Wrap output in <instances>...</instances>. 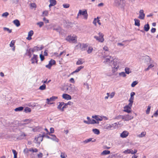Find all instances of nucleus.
<instances>
[{
    "mask_svg": "<svg viewBox=\"0 0 158 158\" xmlns=\"http://www.w3.org/2000/svg\"><path fill=\"white\" fill-rule=\"evenodd\" d=\"M83 122L84 123L87 124H94L95 123H98L99 122H97L95 120L93 119L91 120L90 121H87L86 120H84Z\"/></svg>",
    "mask_w": 158,
    "mask_h": 158,
    "instance_id": "11",
    "label": "nucleus"
},
{
    "mask_svg": "<svg viewBox=\"0 0 158 158\" xmlns=\"http://www.w3.org/2000/svg\"><path fill=\"white\" fill-rule=\"evenodd\" d=\"M34 32L32 30L30 31L28 33V35L29 37L31 36L33 34Z\"/></svg>",
    "mask_w": 158,
    "mask_h": 158,
    "instance_id": "45",
    "label": "nucleus"
},
{
    "mask_svg": "<svg viewBox=\"0 0 158 158\" xmlns=\"http://www.w3.org/2000/svg\"><path fill=\"white\" fill-rule=\"evenodd\" d=\"M110 153V151L108 150L103 151L101 154V155H105Z\"/></svg>",
    "mask_w": 158,
    "mask_h": 158,
    "instance_id": "23",
    "label": "nucleus"
},
{
    "mask_svg": "<svg viewBox=\"0 0 158 158\" xmlns=\"http://www.w3.org/2000/svg\"><path fill=\"white\" fill-rule=\"evenodd\" d=\"M56 64V61L52 59L49 62V63L48 64L46 65V67L49 69H50L52 66Z\"/></svg>",
    "mask_w": 158,
    "mask_h": 158,
    "instance_id": "9",
    "label": "nucleus"
},
{
    "mask_svg": "<svg viewBox=\"0 0 158 158\" xmlns=\"http://www.w3.org/2000/svg\"><path fill=\"white\" fill-rule=\"evenodd\" d=\"M153 115L156 117H157L158 116V110H157L154 114Z\"/></svg>",
    "mask_w": 158,
    "mask_h": 158,
    "instance_id": "64",
    "label": "nucleus"
},
{
    "mask_svg": "<svg viewBox=\"0 0 158 158\" xmlns=\"http://www.w3.org/2000/svg\"><path fill=\"white\" fill-rule=\"evenodd\" d=\"M23 121L24 122H26V123H25L23 124L24 125L30 123V120L29 119H26L23 120Z\"/></svg>",
    "mask_w": 158,
    "mask_h": 158,
    "instance_id": "52",
    "label": "nucleus"
},
{
    "mask_svg": "<svg viewBox=\"0 0 158 158\" xmlns=\"http://www.w3.org/2000/svg\"><path fill=\"white\" fill-rule=\"evenodd\" d=\"M93 48L91 47H89L87 51V52L88 54L91 53L93 51Z\"/></svg>",
    "mask_w": 158,
    "mask_h": 158,
    "instance_id": "39",
    "label": "nucleus"
},
{
    "mask_svg": "<svg viewBox=\"0 0 158 158\" xmlns=\"http://www.w3.org/2000/svg\"><path fill=\"white\" fill-rule=\"evenodd\" d=\"M38 56L35 54H33V56L31 58V63L34 64L35 62L37 63V58Z\"/></svg>",
    "mask_w": 158,
    "mask_h": 158,
    "instance_id": "15",
    "label": "nucleus"
},
{
    "mask_svg": "<svg viewBox=\"0 0 158 158\" xmlns=\"http://www.w3.org/2000/svg\"><path fill=\"white\" fill-rule=\"evenodd\" d=\"M3 29L4 31H7L9 33H11L12 32V29H9L8 28L4 27Z\"/></svg>",
    "mask_w": 158,
    "mask_h": 158,
    "instance_id": "37",
    "label": "nucleus"
},
{
    "mask_svg": "<svg viewBox=\"0 0 158 158\" xmlns=\"http://www.w3.org/2000/svg\"><path fill=\"white\" fill-rule=\"evenodd\" d=\"M12 152L14 154V158H17V152L14 149H12Z\"/></svg>",
    "mask_w": 158,
    "mask_h": 158,
    "instance_id": "36",
    "label": "nucleus"
},
{
    "mask_svg": "<svg viewBox=\"0 0 158 158\" xmlns=\"http://www.w3.org/2000/svg\"><path fill=\"white\" fill-rule=\"evenodd\" d=\"M37 24L40 27H41L44 24V23L42 22H40L37 23Z\"/></svg>",
    "mask_w": 158,
    "mask_h": 158,
    "instance_id": "43",
    "label": "nucleus"
},
{
    "mask_svg": "<svg viewBox=\"0 0 158 158\" xmlns=\"http://www.w3.org/2000/svg\"><path fill=\"white\" fill-rule=\"evenodd\" d=\"M117 156V154H112L109 156L110 158H115Z\"/></svg>",
    "mask_w": 158,
    "mask_h": 158,
    "instance_id": "55",
    "label": "nucleus"
},
{
    "mask_svg": "<svg viewBox=\"0 0 158 158\" xmlns=\"http://www.w3.org/2000/svg\"><path fill=\"white\" fill-rule=\"evenodd\" d=\"M123 3L124 1L123 0H114V4L116 6H123Z\"/></svg>",
    "mask_w": 158,
    "mask_h": 158,
    "instance_id": "6",
    "label": "nucleus"
},
{
    "mask_svg": "<svg viewBox=\"0 0 158 158\" xmlns=\"http://www.w3.org/2000/svg\"><path fill=\"white\" fill-rule=\"evenodd\" d=\"M40 57L42 61H43L44 59V56L42 54L40 55Z\"/></svg>",
    "mask_w": 158,
    "mask_h": 158,
    "instance_id": "57",
    "label": "nucleus"
},
{
    "mask_svg": "<svg viewBox=\"0 0 158 158\" xmlns=\"http://www.w3.org/2000/svg\"><path fill=\"white\" fill-rule=\"evenodd\" d=\"M93 132L96 135H99L100 134L99 130L97 129H94L92 130Z\"/></svg>",
    "mask_w": 158,
    "mask_h": 158,
    "instance_id": "30",
    "label": "nucleus"
},
{
    "mask_svg": "<svg viewBox=\"0 0 158 158\" xmlns=\"http://www.w3.org/2000/svg\"><path fill=\"white\" fill-rule=\"evenodd\" d=\"M88 45V44L79 43L75 47L77 48H80L82 51H85L86 50Z\"/></svg>",
    "mask_w": 158,
    "mask_h": 158,
    "instance_id": "1",
    "label": "nucleus"
},
{
    "mask_svg": "<svg viewBox=\"0 0 158 158\" xmlns=\"http://www.w3.org/2000/svg\"><path fill=\"white\" fill-rule=\"evenodd\" d=\"M151 108V106H148V108L146 111V113L147 114H148L149 113Z\"/></svg>",
    "mask_w": 158,
    "mask_h": 158,
    "instance_id": "47",
    "label": "nucleus"
},
{
    "mask_svg": "<svg viewBox=\"0 0 158 158\" xmlns=\"http://www.w3.org/2000/svg\"><path fill=\"white\" fill-rule=\"evenodd\" d=\"M50 3L55 5L56 4V0H49Z\"/></svg>",
    "mask_w": 158,
    "mask_h": 158,
    "instance_id": "50",
    "label": "nucleus"
},
{
    "mask_svg": "<svg viewBox=\"0 0 158 158\" xmlns=\"http://www.w3.org/2000/svg\"><path fill=\"white\" fill-rule=\"evenodd\" d=\"M112 68H115V69H116V71H117L118 69L119 68V65L117 64V62L113 61V65H112Z\"/></svg>",
    "mask_w": 158,
    "mask_h": 158,
    "instance_id": "19",
    "label": "nucleus"
},
{
    "mask_svg": "<svg viewBox=\"0 0 158 158\" xmlns=\"http://www.w3.org/2000/svg\"><path fill=\"white\" fill-rule=\"evenodd\" d=\"M63 106L61 109V111H64V108H67V104L66 103H64V105Z\"/></svg>",
    "mask_w": 158,
    "mask_h": 158,
    "instance_id": "46",
    "label": "nucleus"
},
{
    "mask_svg": "<svg viewBox=\"0 0 158 158\" xmlns=\"http://www.w3.org/2000/svg\"><path fill=\"white\" fill-rule=\"evenodd\" d=\"M26 135L24 132H22L19 136V138L20 139H23L24 137L26 136Z\"/></svg>",
    "mask_w": 158,
    "mask_h": 158,
    "instance_id": "29",
    "label": "nucleus"
},
{
    "mask_svg": "<svg viewBox=\"0 0 158 158\" xmlns=\"http://www.w3.org/2000/svg\"><path fill=\"white\" fill-rule=\"evenodd\" d=\"M130 152H131L130 149H127L123 152V153L125 154H129Z\"/></svg>",
    "mask_w": 158,
    "mask_h": 158,
    "instance_id": "53",
    "label": "nucleus"
},
{
    "mask_svg": "<svg viewBox=\"0 0 158 158\" xmlns=\"http://www.w3.org/2000/svg\"><path fill=\"white\" fill-rule=\"evenodd\" d=\"M134 117L133 115L131 114L122 115V119L125 121H128L132 119Z\"/></svg>",
    "mask_w": 158,
    "mask_h": 158,
    "instance_id": "3",
    "label": "nucleus"
},
{
    "mask_svg": "<svg viewBox=\"0 0 158 158\" xmlns=\"http://www.w3.org/2000/svg\"><path fill=\"white\" fill-rule=\"evenodd\" d=\"M134 20L135 22V25L138 27L140 25L139 20L137 19H134Z\"/></svg>",
    "mask_w": 158,
    "mask_h": 158,
    "instance_id": "25",
    "label": "nucleus"
},
{
    "mask_svg": "<svg viewBox=\"0 0 158 158\" xmlns=\"http://www.w3.org/2000/svg\"><path fill=\"white\" fill-rule=\"evenodd\" d=\"M97 23V18H95L93 20V23L94 24L95 26L96 25Z\"/></svg>",
    "mask_w": 158,
    "mask_h": 158,
    "instance_id": "63",
    "label": "nucleus"
},
{
    "mask_svg": "<svg viewBox=\"0 0 158 158\" xmlns=\"http://www.w3.org/2000/svg\"><path fill=\"white\" fill-rule=\"evenodd\" d=\"M113 124H108L105 126V128L107 130H110L113 127Z\"/></svg>",
    "mask_w": 158,
    "mask_h": 158,
    "instance_id": "22",
    "label": "nucleus"
},
{
    "mask_svg": "<svg viewBox=\"0 0 158 158\" xmlns=\"http://www.w3.org/2000/svg\"><path fill=\"white\" fill-rule=\"evenodd\" d=\"M62 98L67 100H70L71 99L72 97L70 95L66 94H64L62 95Z\"/></svg>",
    "mask_w": 158,
    "mask_h": 158,
    "instance_id": "16",
    "label": "nucleus"
},
{
    "mask_svg": "<svg viewBox=\"0 0 158 158\" xmlns=\"http://www.w3.org/2000/svg\"><path fill=\"white\" fill-rule=\"evenodd\" d=\"M111 58V56H109L108 58L106 59V60L104 62V63H106L107 62H110V59Z\"/></svg>",
    "mask_w": 158,
    "mask_h": 158,
    "instance_id": "42",
    "label": "nucleus"
},
{
    "mask_svg": "<svg viewBox=\"0 0 158 158\" xmlns=\"http://www.w3.org/2000/svg\"><path fill=\"white\" fill-rule=\"evenodd\" d=\"M66 40L69 42H72L73 43H76L77 42V39L76 36H73L69 35L66 38Z\"/></svg>",
    "mask_w": 158,
    "mask_h": 158,
    "instance_id": "5",
    "label": "nucleus"
},
{
    "mask_svg": "<svg viewBox=\"0 0 158 158\" xmlns=\"http://www.w3.org/2000/svg\"><path fill=\"white\" fill-rule=\"evenodd\" d=\"M125 73L127 74H128L130 73H131V71L130 70V69L128 67H126L125 68Z\"/></svg>",
    "mask_w": 158,
    "mask_h": 158,
    "instance_id": "33",
    "label": "nucleus"
},
{
    "mask_svg": "<svg viewBox=\"0 0 158 158\" xmlns=\"http://www.w3.org/2000/svg\"><path fill=\"white\" fill-rule=\"evenodd\" d=\"M63 6L64 8H68L69 7V5L68 4H64L63 5Z\"/></svg>",
    "mask_w": 158,
    "mask_h": 158,
    "instance_id": "54",
    "label": "nucleus"
},
{
    "mask_svg": "<svg viewBox=\"0 0 158 158\" xmlns=\"http://www.w3.org/2000/svg\"><path fill=\"white\" fill-rule=\"evenodd\" d=\"M29 151V149L27 148L23 150V152L25 154H27L28 153Z\"/></svg>",
    "mask_w": 158,
    "mask_h": 158,
    "instance_id": "61",
    "label": "nucleus"
},
{
    "mask_svg": "<svg viewBox=\"0 0 158 158\" xmlns=\"http://www.w3.org/2000/svg\"><path fill=\"white\" fill-rule=\"evenodd\" d=\"M43 137H35V139L36 140V142H35V143L40 144V142L42 141L43 139Z\"/></svg>",
    "mask_w": 158,
    "mask_h": 158,
    "instance_id": "21",
    "label": "nucleus"
},
{
    "mask_svg": "<svg viewBox=\"0 0 158 158\" xmlns=\"http://www.w3.org/2000/svg\"><path fill=\"white\" fill-rule=\"evenodd\" d=\"M43 14L44 16H47L48 15V12L47 11H44L43 12Z\"/></svg>",
    "mask_w": 158,
    "mask_h": 158,
    "instance_id": "56",
    "label": "nucleus"
},
{
    "mask_svg": "<svg viewBox=\"0 0 158 158\" xmlns=\"http://www.w3.org/2000/svg\"><path fill=\"white\" fill-rule=\"evenodd\" d=\"M46 85L45 84H44L40 87L39 89L41 90H44L46 89Z\"/></svg>",
    "mask_w": 158,
    "mask_h": 158,
    "instance_id": "35",
    "label": "nucleus"
},
{
    "mask_svg": "<svg viewBox=\"0 0 158 158\" xmlns=\"http://www.w3.org/2000/svg\"><path fill=\"white\" fill-rule=\"evenodd\" d=\"M83 63H84V62H83L82 61V59L81 58H79L76 64L77 65H81Z\"/></svg>",
    "mask_w": 158,
    "mask_h": 158,
    "instance_id": "31",
    "label": "nucleus"
},
{
    "mask_svg": "<svg viewBox=\"0 0 158 158\" xmlns=\"http://www.w3.org/2000/svg\"><path fill=\"white\" fill-rule=\"evenodd\" d=\"M24 111L26 113L30 112L31 111V109L28 107H26L25 108Z\"/></svg>",
    "mask_w": 158,
    "mask_h": 158,
    "instance_id": "38",
    "label": "nucleus"
},
{
    "mask_svg": "<svg viewBox=\"0 0 158 158\" xmlns=\"http://www.w3.org/2000/svg\"><path fill=\"white\" fill-rule=\"evenodd\" d=\"M138 82L137 81H133L131 84V86L132 87H134L137 84Z\"/></svg>",
    "mask_w": 158,
    "mask_h": 158,
    "instance_id": "41",
    "label": "nucleus"
},
{
    "mask_svg": "<svg viewBox=\"0 0 158 158\" xmlns=\"http://www.w3.org/2000/svg\"><path fill=\"white\" fill-rule=\"evenodd\" d=\"M31 6L33 8H35L36 7V5L34 3H32L31 4Z\"/></svg>",
    "mask_w": 158,
    "mask_h": 158,
    "instance_id": "60",
    "label": "nucleus"
},
{
    "mask_svg": "<svg viewBox=\"0 0 158 158\" xmlns=\"http://www.w3.org/2000/svg\"><path fill=\"white\" fill-rule=\"evenodd\" d=\"M103 49L106 51H109V48L106 46H104L103 48Z\"/></svg>",
    "mask_w": 158,
    "mask_h": 158,
    "instance_id": "62",
    "label": "nucleus"
},
{
    "mask_svg": "<svg viewBox=\"0 0 158 158\" xmlns=\"http://www.w3.org/2000/svg\"><path fill=\"white\" fill-rule=\"evenodd\" d=\"M43 20L46 23H49V20L45 18H44L43 19Z\"/></svg>",
    "mask_w": 158,
    "mask_h": 158,
    "instance_id": "59",
    "label": "nucleus"
},
{
    "mask_svg": "<svg viewBox=\"0 0 158 158\" xmlns=\"http://www.w3.org/2000/svg\"><path fill=\"white\" fill-rule=\"evenodd\" d=\"M98 35L99 36H95L94 37V38L96 39V40L98 41L99 42H100L101 43H102L104 40V38H103L104 35L103 34L101 33V32H99L98 33Z\"/></svg>",
    "mask_w": 158,
    "mask_h": 158,
    "instance_id": "4",
    "label": "nucleus"
},
{
    "mask_svg": "<svg viewBox=\"0 0 158 158\" xmlns=\"http://www.w3.org/2000/svg\"><path fill=\"white\" fill-rule=\"evenodd\" d=\"M54 132V129L52 127H51L50 128V132H49L48 135H51V133H53Z\"/></svg>",
    "mask_w": 158,
    "mask_h": 158,
    "instance_id": "51",
    "label": "nucleus"
},
{
    "mask_svg": "<svg viewBox=\"0 0 158 158\" xmlns=\"http://www.w3.org/2000/svg\"><path fill=\"white\" fill-rule=\"evenodd\" d=\"M146 134V132L145 131L142 132L141 134L139 135L138 136L139 138L144 137Z\"/></svg>",
    "mask_w": 158,
    "mask_h": 158,
    "instance_id": "34",
    "label": "nucleus"
},
{
    "mask_svg": "<svg viewBox=\"0 0 158 158\" xmlns=\"http://www.w3.org/2000/svg\"><path fill=\"white\" fill-rule=\"evenodd\" d=\"M53 30H55L58 32H60V27H58L57 28H54Z\"/></svg>",
    "mask_w": 158,
    "mask_h": 158,
    "instance_id": "58",
    "label": "nucleus"
},
{
    "mask_svg": "<svg viewBox=\"0 0 158 158\" xmlns=\"http://www.w3.org/2000/svg\"><path fill=\"white\" fill-rule=\"evenodd\" d=\"M32 53V48H30L27 50L25 54L29 56L30 58L31 56Z\"/></svg>",
    "mask_w": 158,
    "mask_h": 158,
    "instance_id": "12",
    "label": "nucleus"
},
{
    "mask_svg": "<svg viewBox=\"0 0 158 158\" xmlns=\"http://www.w3.org/2000/svg\"><path fill=\"white\" fill-rule=\"evenodd\" d=\"M84 68V66H80L79 67H78L76 70L75 71H73V73H76L78 72H79L80 70L83 69Z\"/></svg>",
    "mask_w": 158,
    "mask_h": 158,
    "instance_id": "24",
    "label": "nucleus"
},
{
    "mask_svg": "<svg viewBox=\"0 0 158 158\" xmlns=\"http://www.w3.org/2000/svg\"><path fill=\"white\" fill-rule=\"evenodd\" d=\"M145 16V14L144 13V11L143 10H141L139 11V15L138 18L140 19L143 20L144 19Z\"/></svg>",
    "mask_w": 158,
    "mask_h": 158,
    "instance_id": "10",
    "label": "nucleus"
},
{
    "mask_svg": "<svg viewBox=\"0 0 158 158\" xmlns=\"http://www.w3.org/2000/svg\"><path fill=\"white\" fill-rule=\"evenodd\" d=\"M43 48V47L42 46L41 47H40L38 46L34 47L33 48H32V52L33 53L35 51H37L39 50H41Z\"/></svg>",
    "mask_w": 158,
    "mask_h": 158,
    "instance_id": "14",
    "label": "nucleus"
},
{
    "mask_svg": "<svg viewBox=\"0 0 158 158\" xmlns=\"http://www.w3.org/2000/svg\"><path fill=\"white\" fill-rule=\"evenodd\" d=\"M150 29V27L149 24L147 23V24H145L144 27V31H149Z\"/></svg>",
    "mask_w": 158,
    "mask_h": 158,
    "instance_id": "28",
    "label": "nucleus"
},
{
    "mask_svg": "<svg viewBox=\"0 0 158 158\" xmlns=\"http://www.w3.org/2000/svg\"><path fill=\"white\" fill-rule=\"evenodd\" d=\"M131 108L129 106H126L124 107L123 111L129 114L131 112Z\"/></svg>",
    "mask_w": 158,
    "mask_h": 158,
    "instance_id": "17",
    "label": "nucleus"
},
{
    "mask_svg": "<svg viewBox=\"0 0 158 158\" xmlns=\"http://www.w3.org/2000/svg\"><path fill=\"white\" fill-rule=\"evenodd\" d=\"M92 139H93V138H89V139H86L85 140H84V141H83V143L85 144L87 143H88L89 142L91 141Z\"/></svg>",
    "mask_w": 158,
    "mask_h": 158,
    "instance_id": "40",
    "label": "nucleus"
},
{
    "mask_svg": "<svg viewBox=\"0 0 158 158\" xmlns=\"http://www.w3.org/2000/svg\"><path fill=\"white\" fill-rule=\"evenodd\" d=\"M49 135L51 136L50 139L57 142L59 141V139L56 138L55 135L51 134Z\"/></svg>",
    "mask_w": 158,
    "mask_h": 158,
    "instance_id": "18",
    "label": "nucleus"
},
{
    "mask_svg": "<svg viewBox=\"0 0 158 158\" xmlns=\"http://www.w3.org/2000/svg\"><path fill=\"white\" fill-rule=\"evenodd\" d=\"M57 98V97L55 96H53L49 98H48L46 99L47 101V103L48 104H53V103H50V102L54 101Z\"/></svg>",
    "mask_w": 158,
    "mask_h": 158,
    "instance_id": "8",
    "label": "nucleus"
},
{
    "mask_svg": "<svg viewBox=\"0 0 158 158\" xmlns=\"http://www.w3.org/2000/svg\"><path fill=\"white\" fill-rule=\"evenodd\" d=\"M14 23L17 27L20 25V23L18 19H15L13 21Z\"/></svg>",
    "mask_w": 158,
    "mask_h": 158,
    "instance_id": "27",
    "label": "nucleus"
},
{
    "mask_svg": "<svg viewBox=\"0 0 158 158\" xmlns=\"http://www.w3.org/2000/svg\"><path fill=\"white\" fill-rule=\"evenodd\" d=\"M125 73L124 72H122L119 73V75L120 76H122L123 77H125L126 76V75L125 74Z\"/></svg>",
    "mask_w": 158,
    "mask_h": 158,
    "instance_id": "44",
    "label": "nucleus"
},
{
    "mask_svg": "<svg viewBox=\"0 0 158 158\" xmlns=\"http://www.w3.org/2000/svg\"><path fill=\"white\" fill-rule=\"evenodd\" d=\"M92 118L95 119L97 122H99V121H101L102 120V118H100V117L98 115H95L94 116H93Z\"/></svg>",
    "mask_w": 158,
    "mask_h": 158,
    "instance_id": "20",
    "label": "nucleus"
},
{
    "mask_svg": "<svg viewBox=\"0 0 158 158\" xmlns=\"http://www.w3.org/2000/svg\"><path fill=\"white\" fill-rule=\"evenodd\" d=\"M23 106H20L17 108H16L15 110V111H21L23 110Z\"/></svg>",
    "mask_w": 158,
    "mask_h": 158,
    "instance_id": "32",
    "label": "nucleus"
},
{
    "mask_svg": "<svg viewBox=\"0 0 158 158\" xmlns=\"http://www.w3.org/2000/svg\"><path fill=\"white\" fill-rule=\"evenodd\" d=\"M59 104L57 106V108L58 109L60 110L61 111V109H62L61 107L64 104V102H59Z\"/></svg>",
    "mask_w": 158,
    "mask_h": 158,
    "instance_id": "26",
    "label": "nucleus"
},
{
    "mask_svg": "<svg viewBox=\"0 0 158 158\" xmlns=\"http://www.w3.org/2000/svg\"><path fill=\"white\" fill-rule=\"evenodd\" d=\"M76 91V89L75 86L70 85L69 86V92L68 93L70 94H74Z\"/></svg>",
    "mask_w": 158,
    "mask_h": 158,
    "instance_id": "7",
    "label": "nucleus"
},
{
    "mask_svg": "<svg viewBox=\"0 0 158 158\" xmlns=\"http://www.w3.org/2000/svg\"><path fill=\"white\" fill-rule=\"evenodd\" d=\"M15 41L13 40L11 42L10 44V46L11 47H13L15 44Z\"/></svg>",
    "mask_w": 158,
    "mask_h": 158,
    "instance_id": "49",
    "label": "nucleus"
},
{
    "mask_svg": "<svg viewBox=\"0 0 158 158\" xmlns=\"http://www.w3.org/2000/svg\"><path fill=\"white\" fill-rule=\"evenodd\" d=\"M81 15H82L84 16V19H87L88 17V14L87 10L85 9L84 10H79L77 15V18H78L79 16Z\"/></svg>",
    "mask_w": 158,
    "mask_h": 158,
    "instance_id": "2",
    "label": "nucleus"
},
{
    "mask_svg": "<svg viewBox=\"0 0 158 158\" xmlns=\"http://www.w3.org/2000/svg\"><path fill=\"white\" fill-rule=\"evenodd\" d=\"M9 15V13L7 12L4 13L2 15V16L3 17H6Z\"/></svg>",
    "mask_w": 158,
    "mask_h": 158,
    "instance_id": "48",
    "label": "nucleus"
},
{
    "mask_svg": "<svg viewBox=\"0 0 158 158\" xmlns=\"http://www.w3.org/2000/svg\"><path fill=\"white\" fill-rule=\"evenodd\" d=\"M128 135L129 132L127 131H124L120 134V136L122 138H125Z\"/></svg>",
    "mask_w": 158,
    "mask_h": 158,
    "instance_id": "13",
    "label": "nucleus"
}]
</instances>
